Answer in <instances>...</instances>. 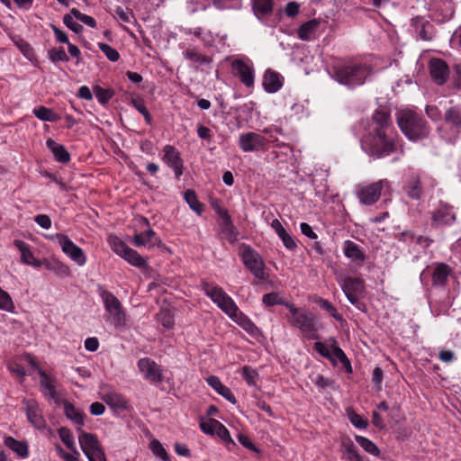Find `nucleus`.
Segmentation results:
<instances>
[{
	"label": "nucleus",
	"mask_w": 461,
	"mask_h": 461,
	"mask_svg": "<svg viewBox=\"0 0 461 461\" xmlns=\"http://www.w3.org/2000/svg\"><path fill=\"white\" fill-rule=\"evenodd\" d=\"M108 241L113 252L125 259L131 265L137 267H143L146 266V260L136 250L128 247L118 237L110 236Z\"/></svg>",
	"instance_id": "nucleus-8"
},
{
	"label": "nucleus",
	"mask_w": 461,
	"mask_h": 461,
	"mask_svg": "<svg viewBox=\"0 0 461 461\" xmlns=\"http://www.w3.org/2000/svg\"><path fill=\"white\" fill-rule=\"evenodd\" d=\"M356 441L366 452L369 453L370 455L374 456H378L380 455L378 447L369 438L362 436H356Z\"/></svg>",
	"instance_id": "nucleus-37"
},
{
	"label": "nucleus",
	"mask_w": 461,
	"mask_h": 461,
	"mask_svg": "<svg viewBox=\"0 0 461 461\" xmlns=\"http://www.w3.org/2000/svg\"><path fill=\"white\" fill-rule=\"evenodd\" d=\"M348 419L349 420L351 424L358 429H366L369 424L368 420L366 418L348 409Z\"/></svg>",
	"instance_id": "nucleus-40"
},
{
	"label": "nucleus",
	"mask_w": 461,
	"mask_h": 461,
	"mask_svg": "<svg viewBox=\"0 0 461 461\" xmlns=\"http://www.w3.org/2000/svg\"><path fill=\"white\" fill-rule=\"evenodd\" d=\"M207 383L221 396H223L226 400L230 402L231 403H236V398L234 394L231 393L230 388L225 386L221 380L214 375L209 376L207 379Z\"/></svg>",
	"instance_id": "nucleus-27"
},
{
	"label": "nucleus",
	"mask_w": 461,
	"mask_h": 461,
	"mask_svg": "<svg viewBox=\"0 0 461 461\" xmlns=\"http://www.w3.org/2000/svg\"><path fill=\"white\" fill-rule=\"evenodd\" d=\"M430 75L433 80L438 85H442L448 76V68L441 59H431L429 62Z\"/></svg>",
	"instance_id": "nucleus-21"
},
{
	"label": "nucleus",
	"mask_w": 461,
	"mask_h": 461,
	"mask_svg": "<svg viewBox=\"0 0 461 461\" xmlns=\"http://www.w3.org/2000/svg\"><path fill=\"white\" fill-rule=\"evenodd\" d=\"M102 399L113 410L129 411L131 409L129 401L116 391H109L104 393Z\"/></svg>",
	"instance_id": "nucleus-18"
},
{
	"label": "nucleus",
	"mask_w": 461,
	"mask_h": 461,
	"mask_svg": "<svg viewBox=\"0 0 461 461\" xmlns=\"http://www.w3.org/2000/svg\"><path fill=\"white\" fill-rule=\"evenodd\" d=\"M216 426L215 434L221 438L226 443H234L232 438H230L229 430L226 429L224 425L220 423H213Z\"/></svg>",
	"instance_id": "nucleus-56"
},
{
	"label": "nucleus",
	"mask_w": 461,
	"mask_h": 461,
	"mask_svg": "<svg viewBox=\"0 0 461 461\" xmlns=\"http://www.w3.org/2000/svg\"><path fill=\"white\" fill-rule=\"evenodd\" d=\"M26 414L29 421L37 429H41L45 427V420L39 409L38 403L33 400L25 402Z\"/></svg>",
	"instance_id": "nucleus-20"
},
{
	"label": "nucleus",
	"mask_w": 461,
	"mask_h": 461,
	"mask_svg": "<svg viewBox=\"0 0 461 461\" xmlns=\"http://www.w3.org/2000/svg\"><path fill=\"white\" fill-rule=\"evenodd\" d=\"M314 302L327 312H329L334 319L338 321H342V316L337 313L334 306L327 300L318 297L314 300Z\"/></svg>",
	"instance_id": "nucleus-45"
},
{
	"label": "nucleus",
	"mask_w": 461,
	"mask_h": 461,
	"mask_svg": "<svg viewBox=\"0 0 461 461\" xmlns=\"http://www.w3.org/2000/svg\"><path fill=\"white\" fill-rule=\"evenodd\" d=\"M98 47L110 61L115 62L120 59L119 52L110 45L99 42Z\"/></svg>",
	"instance_id": "nucleus-49"
},
{
	"label": "nucleus",
	"mask_w": 461,
	"mask_h": 461,
	"mask_svg": "<svg viewBox=\"0 0 461 461\" xmlns=\"http://www.w3.org/2000/svg\"><path fill=\"white\" fill-rule=\"evenodd\" d=\"M389 185L390 183L388 180L381 179L368 185H358L356 186L354 192L361 203L371 205L378 201L382 190L388 188Z\"/></svg>",
	"instance_id": "nucleus-7"
},
{
	"label": "nucleus",
	"mask_w": 461,
	"mask_h": 461,
	"mask_svg": "<svg viewBox=\"0 0 461 461\" xmlns=\"http://www.w3.org/2000/svg\"><path fill=\"white\" fill-rule=\"evenodd\" d=\"M70 13L75 18L86 24L87 26L91 28H95L96 26V22L92 16L82 14L76 8L71 9Z\"/></svg>",
	"instance_id": "nucleus-50"
},
{
	"label": "nucleus",
	"mask_w": 461,
	"mask_h": 461,
	"mask_svg": "<svg viewBox=\"0 0 461 461\" xmlns=\"http://www.w3.org/2000/svg\"><path fill=\"white\" fill-rule=\"evenodd\" d=\"M33 114L43 122H58L60 118L59 115L53 112V110L45 106H40L33 109Z\"/></svg>",
	"instance_id": "nucleus-36"
},
{
	"label": "nucleus",
	"mask_w": 461,
	"mask_h": 461,
	"mask_svg": "<svg viewBox=\"0 0 461 461\" xmlns=\"http://www.w3.org/2000/svg\"><path fill=\"white\" fill-rule=\"evenodd\" d=\"M406 192L410 197L418 199L420 194V181L413 177L411 183L406 187Z\"/></svg>",
	"instance_id": "nucleus-53"
},
{
	"label": "nucleus",
	"mask_w": 461,
	"mask_h": 461,
	"mask_svg": "<svg viewBox=\"0 0 461 461\" xmlns=\"http://www.w3.org/2000/svg\"><path fill=\"white\" fill-rule=\"evenodd\" d=\"M240 255L245 267L259 280H265V263L261 256L250 246L242 244L240 247Z\"/></svg>",
	"instance_id": "nucleus-5"
},
{
	"label": "nucleus",
	"mask_w": 461,
	"mask_h": 461,
	"mask_svg": "<svg viewBox=\"0 0 461 461\" xmlns=\"http://www.w3.org/2000/svg\"><path fill=\"white\" fill-rule=\"evenodd\" d=\"M98 347H99V341L95 337L87 338L85 340V348L86 350H88L90 352L96 351L98 349Z\"/></svg>",
	"instance_id": "nucleus-60"
},
{
	"label": "nucleus",
	"mask_w": 461,
	"mask_h": 461,
	"mask_svg": "<svg viewBox=\"0 0 461 461\" xmlns=\"http://www.w3.org/2000/svg\"><path fill=\"white\" fill-rule=\"evenodd\" d=\"M105 411V407L99 402H93L90 405V412L92 415L99 416L102 415Z\"/></svg>",
	"instance_id": "nucleus-64"
},
{
	"label": "nucleus",
	"mask_w": 461,
	"mask_h": 461,
	"mask_svg": "<svg viewBox=\"0 0 461 461\" xmlns=\"http://www.w3.org/2000/svg\"><path fill=\"white\" fill-rule=\"evenodd\" d=\"M446 124L451 128L455 132L458 131L461 128V113L456 108H451L446 113Z\"/></svg>",
	"instance_id": "nucleus-35"
},
{
	"label": "nucleus",
	"mask_w": 461,
	"mask_h": 461,
	"mask_svg": "<svg viewBox=\"0 0 461 461\" xmlns=\"http://www.w3.org/2000/svg\"><path fill=\"white\" fill-rule=\"evenodd\" d=\"M286 308L289 310L287 321L291 326L298 329L309 339L318 338L317 332L321 329V324L315 315L295 307L294 304H286Z\"/></svg>",
	"instance_id": "nucleus-2"
},
{
	"label": "nucleus",
	"mask_w": 461,
	"mask_h": 461,
	"mask_svg": "<svg viewBox=\"0 0 461 461\" xmlns=\"http://www.w3.org/2000/svg\"><path fill=\"white\" fill-rule=\"evenodd\" d=\"M301 231L303 235L308 237L309 239L315 240L317 239V234L312 230V228L306 222L301 223Z\"/></svg>",
	"instance_id": "nucleus-63"
},
{
	"label": "nucleus",
	"mask_w": 461,
	"mask_h": 461,
	"mask_svg": "<svg viewBox=\"0 0 461 461\" xmlns=\"http://www.w3.org/2000/svg\"><path fill=\"white\" fill-rule=\"evenodd\" d=\"M14 245L21 252V261L23 264L31 265L36 267H40L41 266V262L34 258L33 253L31 251L28 244L23 240H15Z\"/></svg>",
	"instance_id": "nucleus-23"
},
{
	"label": "nucleus",
	"mask_w": 461,
	"mask_h": 461,
	"mask_svg": "<svg viewBox=\"0 0 461 461\" xmlns=\"http://www.w3.org/2000/svg\"><path fill=\"white\" fill-rule=\"evenodd\" d=\"M158 321L167 329H170L174 325L173 316L167 311H161L158 314Z\"/></svg>",
	"instance_id": "nucleus-55"
},
{
	"label": "nucleus",
	"mask_w": 461,
	"mask_h": 461,
	"mask_svg": "<svg viewBox=\"0 0 461 461\" xmlns=\"http://www.w3.org/2000/svg\"><path fill=\"white\" fill-rule=\"evenodd\" d=\"M213 423H220V421L214 419L203 420L200 422V429L207 435H214L217 429Z\"/></svg>",
	"instance_id": "nucleus-52"
},
{
	"label": "nucleus",
	"mask_w": 461,
	"mask_h": 461,
	"mask_svg": "<svg viewBox=\"0 0 461 461\" xmlns=\"http://www.w3.org/2000/svg\"><path fill=\"white\" fill-rule=\"evenodd\" d=\"M432 219L437 225H447L455 221L456 215L452 208L442 206L433 213Z\"/></svg>",
	"instance_id": "nucleus-26"
},
{
	"label": "nucleus",
	"mask_w": 461,
	"mask_h": 461,
	"mask_svg": "<svg viewBox=\"0 0 461 461\" xmlns=\"http://www.w3.org/2000/svg\"><path fill=\"white\" fill-rule=\"evenodd\" d=\"M348 258L351 260L354 267H359L366 260V254L357 245L348 240Z\"/></svg>",
	"instance_id": "nucleus-29"
},
{
	"label": "nucleus",
	"mask_w": 461,
	"mask_h": 461,
	"mask_svg": "<svg viewBox=\"0 0 461 461\" xmlns=\"http://www.w3.org/2000/svg\"><path fill=\"white\" fill-rule=\"evenodd\" d=\"M5 445L21 457L28 456V446L23 441H18L12 437H7L5 439Z\"/></svg>",
	"instance_id": "nucleus-33"
},
{
	"label": "nucleus",
	"mask_w": 461,
	"mask_h": 461,
	"mask_svg": "<svg viewBox=\"0 0 461 461\" xmlns=\"http://www.w3.org/2000/svg\"><path fill=\"white\" fill-rule=\"evenodd\" d=\"M320 24L321 21L315 18L303 23L297 30V35L299 39L302 41L312 40L314 37Z\"/></svg>",
	"instance_id": "nucleus-24"
},
{
	"label": "nucleus",
	"mask_w": 461,
	"mask_h": 461,
	"mask_svg": "<svg viewBox=\"0 0 461 461\" xmlns=\"http://www.w3.org/2000/svg\"><path fill=\"white\" fill-rule=\"evenodd\" d=\"M162 159L174 169L176 177L178 179L183 174V160L179 151L172 145H166L163 148Z\"/></svg>",
	"instance_id": "nucleus-13"
},
{
	"label": "nucleus",
	"mask_w": 461,
	"mask_h": 461,
	"mask_svg": "<svg viewBox=\"0 0 461 461\" xmlns=\"http://www.w3.org/2000/svg\"><path fill=\"white\" fill-rule=\"evenodd\" d=\"M232 69L240 81L248 87L254 85V69L241 59H235L231 64Z\"/></svg>",
	"instance_id": "nucleus-16"
},
{
	"label": "nucleus",
	"mask_w": 461,
	"mask_h": 461,
	"mask_svg": "<svg viewBox=\"0 0 461 461\" xmlns=\"http://www.w3.org/2000/svg\"><path fill=\"white\" fill-rule=\"evenodd\" d=\"M183 55L185 59L192 61L194 65L197 66L209 64L212 62V59L210 57L203 55L195 49H186Z\"/></svg>",
	"instance_id": "nucleus-32"
},
{
	"label": "nucleus",
	"mask_w": 461,
	"mask_h": 461,
	"mask_svg": "<svg viewBox=\"0 0 461 461\" xmlns=\"http://www.w3.org/2000/svg\"><path fill=\"white\" fill-rule=\"evenodd\" d=\"M263 87L267 93H276L282 87L280 75L273 70H267L263 77Z\"/></svg>",
	"instance_id": "nucleus-22"
},
{
	"label": "nucleus",
	"mask_w": 461,
	"mask_h": 461,
	"mask_svg": "<svg viewBox=\"0 0 461 461\" xmlns=\"http://www.w3.org/2000/svg\"><path fill=\"white\" fill-rule=\"evenodd\" d=\"M203 290L205 294L210 297L211 300L228 316L235 313L238 306L232 298L229 296L221 287L204 283L203 285Z\"/></svg>",
	"instance_id": "nucleus-6"
},
{
	"label": "nucleus",
	"mask_w": 461,
	"mask_h": 461,
	"mask_svg": "<svg viewBox=\"0 0 461 461\" xmlns=\"http://www.w3.org/2000/svg\"><path fill=\"white\" fill-rule=\"evenodd\" d=\"M219 216L221 219L220 237L226 240L230 243H234L237 240L238 232L234 227L230 216L227 210L221 209L218 211Z\"/></svg>",
	"instance_id": "nucleus-14"
},
{
	"label": "nucleus",
	"mask_w": 461,
	"mask_h": 461,
	"mask_svg": "<svg viewBox=\"0 0 461 461\" xmlns=\"http://www.w3.org/2000/svg\"><path fill=\"white\" fill-rule=\"evenodd\" d=\"M74 18L75 17L71 14V13L69 14H66L63 17V23L71 31L75 32L76 33H79L82 32L83 26L75 22Z\"/></svg>",
	"instance_id": "nucleus-54"
},
{
	"label": "nucleus",
	"mask_w": 461,
	"mask_h": 461,
	"mask_svg": "<svg viewBox=\"0 0 461 461\" xmlns=\"http://www.w3.org/2000/svg\"><path fill=\"white\" fill-rule=\"evenodd\" d=\"M229 317L250 335L258 334V327L244 313L240 312L238 307L235 313L229 315Z\"/></svg>",
	"instance_id": "nucleus-25"
},
{
	"label": "nucleus",
	"mask_w": 461,
	"mask_h": 461,
	"mask_svg": "<svg viewBox=\"0 0 461 461\" xmlns=\"http://www.w3.org/2000/svg\"><path fill=\"white\" fill-rule=\"evenodd\" d=\"M363 149L371 157L388 156L395 149V134L389 114L376 111L368 125L367 133L362 140Z\"/></svg>",
	"instance_id": "nucleus-1"
},
{
	"label": "nucleus",
	"mask_w": 461,
	"mask_h": 461,
	"mask_svg": "<svg viewBox=\"0 0 461 461\" xmlns=\"http://www.w3.org/2000/svg\"><path fill=\"white\" fill-rule=\"evenodd\" d=\"M39 374L41 375V385L44 389V394L50 398H54L56 395V390L52 380L42 370H40Z\"/></svg>",
	"instance_id": "nucleus-39"
},
{
	"label": "nucleus",
	"mask_w": 461,
	"mask_h": 461,
	"mask_svg": "<svg viewBox=\"0 0 461 461\" xmlns=\"http://www.w3.org/2000/svg\"><path fill=\"white\" fill-rule=\"evenodd\" d=\"M185 200L189 204L190 208L197 212L198 214H201L203 211V205L198 202L197 196L193 190H187L185 193Z\"/></svg>",
	"instance_id": "nucleus-41"
},
{
	"label": "nucleus",
	"mask_w": 461,
	"mask_h": 461,
	"mask_svg": "<svg viewBox=\"0 0 461 461\" xmlns=\"http://www.w3.org/2000/svg\"><path fill=\"white\" fill-rule=\"evenodd\" d=\"M46 145L51 150L57 161L68 163L70 160V155L63 145L57 143L52 139H48Z\"/></svg>",
	"instance_id": "nucleus-28"
},
{
	"label": "nucleus",
	"mask_w": 461,
	"mask_h": 461,
	"mask_svg": "<svg viewBox=\"0 0 461 461\" xmlns=\"http://www.w3.org/2000/svg\"><path fill=\"white\" fill-rule=\"evenodd\" d=\"M283 241L284 246L288 249H294L296 248V243L294 239L285 230L278 236Z\"/></svg>",
	"instance_id": "nucleus-58"
},
{
	"label": "nucleus",
	"mask_w": 461,
	"mask_h": 461,
	"mask_svg": "<svg viewBox=\"0 0 461 461\" xmlns=\"http://www.w3.org/2000/svg\"><path fill=\"white\" fill-rule=\"evenodd\" d=\"M0 310L13 312L14 304L10 294L0 287Z\"/></svg>",
	"instance_id": "nucleus-43"
},
{
	"label": "nucleus",
	"mask_w": 461,
	"mask_h": 461,
	"mask_svg": "<svg viewBox=\"0 0 461 461\" xmlns=\"http://www.w3.org/2000/svg\"><path fill=\"white\" fill-rule=\"evenodd\" d=\"M64 412L68 419L75 424L82 427L84 425V413L68 402H64Z\"/></svg>",
	"instance_id": "nucleus-30"
},
{
	"label": "nucleus",
	"mask_w": 461,
	"mask_h": 461,
	"mask_svg": "<svg viewBox=\"0 0 461 461\" xmlns=\"http://www.w3.org/2000/svg\"><path fill=\"white\" fill-rule=\"evenodd\" d=\"M268 140L257 132L242 133L239 137V146L244 152H253L266 148Z\"/></svg>",
	"instance_id": "nucleus-12"
},
{
	"label": "nucleus",
	"mask_w": 461,
	"mask_h": 461,
	"mask_svg": "<svg viewBox=\"0 0 461 461\" xmlns=\"http://www.w3.org/2000/svg\"><path fill=\"white\" fill-rule=\"evenodd\" d=\"M59 436L63 443L72 451H76V444L70 430L65 427L59 429Z\"/></svg>",
	"instance_id": "nucleus-44"
},
{
	"label": "nucleus",
	"mask_w": 461,
	"mask_h": 461,
	"mask_svg": "<svg viewBox=\"0 0 461 461\" xmlns=\"http://www.w3.org/2000/svg\"><path fill=\"white\" fill-rule=\"evenodd\" d=\"M98 294L113 325L116 328L124 326L126 314L119 299L102 286L99 287Z\"/></svg>",
	"instance_id": "nucleus-4"
},
{
	"label": "nucleus",
	"mask_w": 461,
	"mask_h": 461,
	"mask_svg": "<svg viewBox=\"0 0 461 461\" xmlns=\"http://www.w3.org/2000/svg\"><path fill=\"white\" fill-rule=\"evenodd\" d=\"M241 376L249 385L252 386L256 385L257 380L258 378V373L252 367L245 366L242 367Z\"/></svg>",
	"instance_id": "nucleus-46"
},
{
	"label": "nucleus",
	"mask_w": 461,
	"mask_h": 461,
	"mask_svg": "<svg viewBox=\"0 0 461 461\" xmlns=\"http://www.w3.org/2000/svg\"><path fill=\"white\" fill-rule=\"evenodd\" d=\"M51 28L53 30V32H54L55 37L58 41H59L61 43H67V44L69 43L68 35L64 31L59 29L55 25H51Z\"/></svg>",
	"instance_id": "nucleus-59"
},
{
	"label": "nucleus",
	"mask_w": 461,
	"mask_h": 461,
	"mask_svg": "<svg viewBox=\"0 0 461 461\" xmlns=\"http://www.w3.org/2000/svg\"><path fill=\"white\" fill-rule=\"evenodd\" d=\"M372 424L379 429L385 428L384 421L377 411H374L372 413Z\"/></svg>",
	"instance_id": "nucleus-61"
},
{
	"label": "nucleus",
	"mask_w": 461,
	"mask_h": 461,
	"mask_svg": "<svg viewBox=\"0 0 461 461\" xmlns=\"http://www.w3.org/2000/svg\"><path fill=\"white\" fill-rule=\"evenodd\" d=\"M363 293L364 285L360 279L349 280L348 278V300L352 304H356L361 311H365V306L358 302V297L361 296Z\"/></svg>",
	"instance_id": "nucleus-19"
},
{
	"label": "nucleus",
	"mask_w": 461,
	"mask_h": 461,
	"mask_svg": "<svg viewBox=\"0 0 461 461\" xmlns=\"http://www.w3.org/2000/svg\"><path fill=\"white\" fill-rule=\"evenodd\" d=\"M35 222L45 230H49L51 227V220L50 216L46 214H39L34 218Z\"/></svg>",
	"instance_id": "nucleus-57"
},
{
	"label": "nucleus",
	"mask_w": 461,
	"mask_h": 461,
	"mask_svg": "<svg viewBox=\"0 0 461 461\" xmlns=\"http://www.w3.org/2000/svg\"><path fill=\"white\" fill-rule=\"evenodd\" d=\"M50 240H56L60 246L62 252L78 266H84L86 257L82 249L77 246L67 235L57 233L50 236Z\"/></svg>",
	"instance_id": "nucleus-9"
},
{
	"label": "nucleus",
	"mask_w": 461,
	"mask_h": 461,
	"mask_svg": "<svg viewBox=\"0 0 461 461\" xmlns=\"http://www.w3.org/2000/svg\"><path fill=\"white\" fill-rule=\"evenodd\" d=\"M313 348L319 354L330 359L333 364L340 362L346 365V355L339 347L335 339L331 338L325 342H315Z\"/></svg>",
	"instance_id": "nucleus-11"
},
{
	"label": "nucleus",
	"mask_w": 461,
	"mask_h": 461,
	"mask_svg": "<svg viewBox=\"0 0 461 461\" xmlns=\"http://www.w3.org/2000/svg\"><path fill=\"white\" fill-rule=\"evenodd\" d=\"M94 95H95L98 102L102 104H105L112 98L113 94L110 90L104 89L99 86H95L93 89Z\"/></svg>",
	"instance_id": "nucleus-48"
},
{
	"label": "nucleus",
	"mask_w": 461,
	"mask_h": 461,
	"mask_svg": "<svg viewBox=\"0 0 461 461\" xmlns=\"http://www.w3.org/2000/svg\"><path fill=\"white\" fill-rule=\"evenodd\" d=\"M155 238L156 233L151 229H149L144 232L135 234L133 236V243L137 247H142L152 242Z\"/></svg>",
	"instance_id": "nucleus-38"
},
{
	"label": "nucleus",
	"mask_w": 461,
	"mask_h": 461,
	"mask_svg": "<svg viewBox=\"0 0 461 461\" xmlns=\"http://www.w3.org/2000/svg\"><path fill=\"white\" fill-rule=\"evenodd\" d=\"M262 302L266 306L280 304L285 305L286 307V304H291L290 303H287L284 299H282L276 293H269L265 294L263 296Z\"/></svg>",
	"instance_id": "nucleus-47"
},
{
	"label": "nucleus",
	"mask_w": 461,
	"mask_h": 461,
	"mask_svg": "<svg viewBox=\"0 0 461 461\" xmlns=\"http://www.w3.org/2000/svg\"><path fill=\"white\" fill-rule=\"evenodd\" d=\"M450 272V268L446 264L437 265L432 275L433 284L436 285H445Z\"/></svg>",
	"instance_id": "nucleus-31"
},
{
	"label": "nucleus",
	"mask_w": 461,
	"mask_h": 461,
	"mask_svg": "<svg viewBox=\"0 0 461 461\" xmlns=\"http://www.w3.org/2000/svg\"><path fill=\"white\" fill-rule=\"evenodd\" d=\"M149 447L152 453L164 461H169V456L165 447L158 439H153L149 443Z\"/></svg>",
	"instance_id": "nucleus-42"
},
{
	"label": "nucleus",
	"mask_w": 461,
	"mask_h": 461,
	"mask_svg": "<svg viewBox=\"0 0 461 461\" xmlns=\"http://www.w3.org/2000/svg\"><path fill=\"white\" fill-rule=\"evenodd\" d=\"M253 10L258 17H264L272 13V0H253Z\"/></svg>",
	"instance_id": "nucleus-34"
},
{
	"label": "nucleus",
	"mask_w": 461,
	"mask_h": 461,
	"mask_svg": "<svg viewBox=\"0 0 461 461\" xmlns=\"http://www.w3.org/2000/svg\"><path fill=\"white\" fill-rule=\"evenodd\" d=\"M138 366L146 380L159 382L162 379L161 370L158 364L149 358H141L138 361Z\"/></svg>",
	"instance_id": "nucleus-15"
},
{
	"label": "nucleus",
	"mask_w": 461,
	"mask_h": 461,
	"mask_svg": "<svg viewBox=\"0 0 461 461\" xmlns=\"http://www.w3.org/2000/svg\"><path fill=\"white\" fill-rule=\"evenodd\" d=\"M300 5L296 2H290L286 5L285 14L289 17H294L299 13Z\"/></svg>",
	"instance_id": "nucleus-62"
},
{
	"label": "nucleus",
	"mask_w": 461,
	"mask_h": 461,
	"mask_svg": "<svg viewBox=\"0 0 461 461\" xmlns=\"http://www.w3.org/2000/svg\"><path fill=\"white\" fill-rule=\"evenodd\" d=\"M49 58L52 62L68 61V57L63 48L50 50Z\"/></svg>",
	"instance_id": "nucleus-51"
},
{
	"label": "nucleus",
	"mask_w": 461,
	"mask_h": 461,
	"mask_svg": "<svg viewBox=\"0 0 461 461\" xmlns=\"http://www.w3.org/2000/svg\"><path fill=\"white\" fill-rule=\"evenodd\" d=\"M368 75L367 67L356 63L348 64V86H357L364 84Z\"/></svg>",
	"instance_id": "nucleus-17"
},
{
	"label": "nucleus",
	"mask_w": 461,
	"mask_h": 461,
	"mask_svg": "<svg viewBox=\"0 0 461 461\" xmlns=\"http://www.w3.org/2000/svg\"><path fill=\"white\" fill-rule=\"evenodd\" d=\"M397 122L402 133L410 140L416 141L429 133L423 121L409 109H403L397 113Z\"/></svg>",
	"instance_id": "nucleus-3"
},
{
	"label": "nucleus",
	"mask_w": 461,
	"mask_h": 461,
	"mask_svg": "<svg viewBox=\"0 0 461 461\" xmlns=\"http://www.w3.org/2000/svg\"><path fill=\"white\" fill-rule=\"evenodd\" d=\"M80 447L86 457H97L100 461H105L104 452L97 437L92 433L81 431L78 437Z\"/></svg>",
	"instance_id": "nucleus-10"
}]
</instances>
